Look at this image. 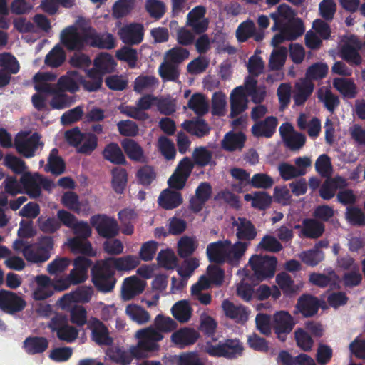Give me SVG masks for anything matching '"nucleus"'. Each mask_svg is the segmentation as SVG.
Wrapping results in <instances>:
<instances>
[{
	"label": "nucleus",
	"mask_w": 365,
	"mask_h": 365,
	"mask_svg": "<svg viewBox=\"0 0 365 365\" xmlns=\"http://www.w3.org/2000/svg\"><path fill=\"white\" fill-rule=\"evenodd\" d=\"M24 257L28 262L42 263L50 258L51 253H48L47 250H44L38 246L35 247L32 245L31 247H26L24 250Z\"/></svg>",
	"instance_id": "nucleus-42"
},
{
	"label": "nucleus",
	"mask_w": 365,
	"mask_h": 365,
	"mask_svg": "<svg viewBox=\"0 0 365 365\" xmlns=\"http://www.w3.org/2000/svg\"><path fill=\"white\" fill-rule=\"evenodd\" d=\"M106 354L112 361L120 365H128L134 358L130 353L118 347L108 349Z\"/></svg>",
	"instance_id": "nucleus-52"
},
{
	"label": "nucleus",
	"mask_w": 365,
	"mask_h": 365,
	"mask_svg": "<svg viewBox=\"0 0 365 365\" xmlns=\"http://www.w3.org/2000/svg\"><path fill=\"white\" fill-rule=\"evenodd\" d=\"M68 246L73 254H81L87 257H93L96 252L88 239L72 237L68 241Z\"/></svg>",
	"instance_id": "nucleus-32"
},
{
	"label": "nucleus",
	"mask_w": 365,
	"mask_h": 365,
	"mask_svg": "<svg viewBox=\"0 0 365 365\" xmlns=\"http://www.w3.org/2000/svg\"><path fill=\"white\" fill-rule=\"evenodd\" d=\"M91 331V338L99 346H110L113 339L109 336L108 329L97 318H93L88 325Z\"/></svg>",
	"instance_id": "nucleus-12"
},
{
	"label": "nucleus",
	"mask_w": 365,
	"mask_h": 365,
	"mask_svg": "<svg viewBox=\"0 0 365 365\" xmlns=\"http://www.w3.org/2000/svg\"><path fill=\"white\" fill-rule=\"evenodd\" d=\"M230 245V240H219L210 243L207 247V255L210 262L223 264L227 262V247Z\"/></svg>",
	"instance_id": "nucleus-17"
},
{
	"label": "nucleus",
	"mask_w": 365,
	"mask_h": 365,
	"mask_svg": "<svg viewBox=\"0 0 365 365\" xmlns=\"http://www.w3.org/2000/svg\"><path fill=\"white\" fill-rule=\"evenodd\" d=\"M182 127L187 132L198 138L207 135L210 131L209 125L201 118L195 120H185L182 123Z\"/></svg>",
	"instance_id": "nucleus-35"
},
{
	"label": "nucleus",
	"mask_w": 365,
	"mask_h": 365,
	"mask_svg": "<svg viewBox=\"0 0 365 365\" xmlns=\"http://www.w3.org/2000/svg\"><path fill=\"white\" fill-rule=\"evenodd\" d=\"M136 336L138 342L130 346V352L137 359L147 358L149 353L158 351L160 345L158 343L163 339V335L153 327L138 331Z\"/></svg>",
	"instance_id": "nucleus-1"
},
{
	"label": "nucleus",
	"mask_w": 365,
	"mask_h": 365,
	"mask_svg": "<svg viewBox=\"0 0 365 365\" xmlns=\"http://www.w3.org/2000/svg\"><path fill=\"white\" fill-rule=\"evenodd\" d=\"M143 26L140 24H130L122 27L118 34L122 41L126 44L140 43L143 39Z\"/></svg>",
	"instance_id": "nucleus-15"
},
{
	"label": "nucleus",
	"mask_w": 365,
	"mask_h": 365,
	"mask_svg": "<svg viewBox=\"0 0 365 365\" xmlns=\"http://www.w3.org/2000/svg\"><path fill=\"white\" fill-rule=\"evenodd\" d=\"M88 45L101 49H112L115 46V41L111 34H98L88 27Z\"/></svg>",
	"instance_id": "nucleus-18"
},
{
	"label": "nucleus",
	"mask_w": 365,
	"mask_h": 365,
	"mask_svg": "<svg viewBox=\"0 0 365 365\" xmlns=\"http://www.w3.org/2000/svg\"><path fill=\"white\" fill-rule=\"evenodd\" d=\"M287 56V49L282 46L273 50L271 53L269 66L272 71H278L284 65Z\"/></svg>",
	"instance_id": "nucleus-50"
},
{
	"label": "nucleus",
	"mask_w": 365,
	"mask_h": 365,
	"mask_svg": "<svg viewBox=\"0 0 365 365\" xmlns=\"http://www.w3.org/2000/svg\"><path fill=\"white\" fill-rule=\"evenodd\" d=\"M66 60V53L59 45L55 46L46 56L45 63L52 68L61 66Z\"/></svg>",
	"instance_id": "nucleus-45"
},
{
	"label": "nucleus",
	"mask_w": 365,
	"mask_h": 365,
	"mask_svg": "<svg viewBox=\"0 0 365 365\" xmlns=\"http://www.w3.org/2000/svg\"><path fill=\"white\" fill-rule=\"evenodd\" d=\"M217 322L212 317L209 315H202L200 317L199 330L204 335L212 337V342L217 341V338L213 337L216 332Z\"/></svg>",
	"instance_id": "nucleus-48"
},
{
	"label": "nucleus",
	"mask_w": 365,
	"mask_h": 365,
	"mask_svg": "<svg viewBox=\"0 0 365 365\" xmlns=\"http://www.w3.org/2000/svg\"><path fill=\"white\" fill-rule=\"evenodd\" d=\"M98 140V137L94 133H85V138L78 148L77 152L85 155H91L97 148Z\"/></svg>",
	"instance_id": "nucleus-62"
},
{
	"label": "nucleus",
	"mask_w": 365,
	"mask_h": 365,
	"mask_svg": "<svg viewBox=\"0 0 365 365\" xmlns=\"http://www.w3.org/2000/svg\"><path fill=\"white\" fill-rule=\"evenodd\" d=\"M248 246L249 243L246 242H241L238 240L233 245L230 242V245L227 247V262L232 264L238 263L240 259L244 255Z\"/></svg>",
	"instance_id": "nucleus-40"
},
{
	"label": "nucleus",
	"mask_w": 365,
	"mask_h": 365,
	"mask_svg": "<svg viewBox=\"0 0 365 365\" xmlns=\"http://www.w3.org/2000/svg\"><path fill=\"white\" fill-rule=\"evenodd\" d=\"M90 222L98 234L103 238L112 239L119 233L118 222L113 217L98 214L91 217Z\"/></svg>",
	"instance_id": "nucleus-7"
},
{
	"label": "nucleus",
	"mask_w": 365,
	"mask_h": 365,
	"mask_svg": "<svg viewBox=\"0 0 365 365\" xmlns=\"http://www.w3.org/2000/svg\"><path fill=\"white\" fill-rule=\"evenodd\" d=\"M278 121L274 116L267 117L264 120L257 121L252 126V133L255 137L271 138L276 131Z\"/></svg>",
	"instance_id": "nucleus-24"
},
{
	"label": "nucleus",
	"mask_w": 365,
	"mask_h": 365,
	"mask_svg": "<svg viewBox=\"0 0 365 365\" xmlns=\"http://www.w3.org/2000/svg\"><path fill=\"white\" fill-rule=\"evenodd\" d=\"M297 307L304 317H311L318 312L320 302L317 297L304 294L299 298Z\"/></svg>",
	"instance_id": "nucleus-26"
},
{
	"label": "nucleus",
	"mask_w": 365,
	"mask_h": 365,
	"mask_svg": "<svg viewBox=\"0 0 365 365\" xmlns=\"http://www.w3.org/2000/svg\"><path fill=\"white\" fill-rule=\"evenodd\" d=\"M41 135L34 133L29 137L24 135L15 139L14 145L16 151L26 158H30L36 155V151L42 150L43 143L41 141Z\"/></svg>",
	"instance_id": "nucleus-8"
},
{
	"label": "nucleus",
	"mask_w": 365,
	"mask_h": 365,
	"mask_svg": "<svg viewBox=\"0 0 365 365\" xmlns=\"http://www.w3.org/2000/svg\"><path fill=\"white\" fill-rule=\"evenodd\" d=\"M88 28L81 32L75 26L65 28L61 33V42L69 51H80L88 45Z\"/></svg>",
	"instance_id": "nucleus-6"
},
{
	"label": "nucleus",
	"mask_w": 365,
	"mask_h": 365,
	"mask_svg": "<svg viewBox=\"0 0 365 365\" xmlns=\"http://www.w3.org/2000/svg\"><path fill=\"white\" fill-rule=\"evenodd\" d=\"M233 227L236 228V237L239 241L250 244L257 236V230L252 222L245 217H239L232 222Z\"/></svg>",
	"instance_id": "nucleus-14"
},
{
	"label": "nucleus",
	"mask_w": 365,
	"mask_h": 365,
	"mask_svg": "<svg viewBox=\"0 0 365 365\" xmlns=\"http://www.w3.org/2000/svg\"><path fill=\"white\" fill-rule=\"evenodd\" d=\"M300 257L304 264L314 267L324 259V254L320 250L313 248L303 252Z\"/></svg>",
	"instance_id": "nucleus-63"
},
{
	"label": "nucleus",
	"mask_w": 365,
	"mask_h": 365,
	"mask_svg": "<svg viewBox=\"0 0 365 365\" xmlns=\"http://www.w3.org/2000/svg\"><path fill=\"white\" fill-rule=\"evenodd\" d=\"M278 171L280 177L285 181L302 176L306 173V170L297 169V167L286 162L279 164Z\"/></svg>",
	"instance_id": "nucleus-47"
},
{
	"label": "nucleus",
	"mask_w": 365,
	"mask_h": 365,
	"mask_svg": "<svg viewBox=\"0 0 365 365\" xmlns=\"http://www.w3.org/2000/svg\"><path fill=\"white\" fill-rule=\"evenodd\" d=\"M121 146L130 160L140 163L145 161V156L142 147L133 139H123L121 141Z\"/></svg>",
	"instance_id": "nucleus-29"
},
{
	"label": "nucleus",
	"mask_w": 365,
	"mask_h": 365,
	"mask_svg": "<svg viewBox=\"0 0 365 365\" xmlns=\"http://www.w3.org/2000/svg\"><path fill=\"white\" fill-rule=\"evenodd\" d=\"M66 170V164L63 159L58 155V150L53 148L48 158V163L45 166L46 172H51L53 175H59Z\"/></svg>",
	"instance_id": "nucleus-36"
},
{
	"label": "nucleus",
	"mask_w": 365,
	"mask_h": 365,
	"mask_svg": "<svg viewBox=\"0 0 365 365\" xmlns=\"http://www.w3.org/2000/svg\"><path fill=\"white\" fill-rule=\"evenodd\" d=\"M247 96L242 86L232 90L230 94V118H235L246 110L248 102Z\"/></svg>",
	"instance_id": "nucleus-16"
},
{
	"label": "nucleus",
	"mask_w": 365,
	"mask_h": 365,
	"mask_svg": "<svg viewBox=\"0 0 365 365\" xmlns=\"http://www.w3.org/2000/svg\"><path fill=\"white\" fill-rule=\"evenodd\" d=\"M113 269L120 272H128L135 269L140 264V259L135 255H128L121 257H107Z\"/></svg>",
	"instance_id": "nucleus-28"
},
{
	"label": "nucleus",
	"mask_w": 365,
	"mask_h": 365,
	"mask_svg": "<svg viewBox=\"0 0 365 365\" xmlns=\"http://www.w3.org/2000/svg\"><path fill=\"white\" fill-rule=\"evenodd\" d=\"M183 202L182 196L179 191L167 188L160 194L158 202L162 208L169 210L179 207Z\"/></svg>",
	"instance_id": "nucleus-27"
},
{
	"label": "nucleus",
	"mask_w": 365,
	"mask_h": 365,
	"mask_svg": "<svg viewBox=\"0 0 365 365\" xmlns=\"http://www.w3.org/2000/svg\"><path fill=\"white\" fill-rule=\"evenodd\" d=\"M91 259L84 257H77L73 263V269L70 272L71 279L74 284H80L88 278V270L92 265Z\"/></svg>",
	"instance_id": "nucleus-19"
},
{
	"label": "nucleus",
	"mask_w": 365,
	"mask_h": 365,
	"mask_svg": "<svg viewBox=\"0 0 365 365\" xmlns=\"http://www.w3.org/2000/svg\"><path fill=\"white\" fill-rule=\"evenodd\" d=\"M294 340L297 346L304 352L310 351L314 346L312 336L302 328H297L294 331Z\"/></svg>",
	"instance_id": "nucleus-43"
},
{
	"label": "nucleus",
	"mask_w": 365,
	"mask_h": 365,
	"mask_svg": "<svg viewBox=\"0 0 365 365\" xmlns=\"http://www.w3.org/2000/svg\"><path fill=\"white\" fill-rule=\"evenodd\" d=\"M115 63L113 56L108 53H101L94 60V66L97 71L102 73H110L114 68Z\"/></svg>",
	"instance_id": "nucleus-56"
},
{
	"label": "nucleus",
	"mask_w": 365,
	"mask_h": 365,
	"mask_svg": "<svg viewBox=\"0 0 365 365\" xmlns=\"http://www.w3.org/2000/svg\"><path fill=\"white\" fill-rule=\"evenodd\" d=\"M26 301L15 292L0 290V309L4 313L14 314L26 307Z\"/></svg>",
	"instance_id": "nucleus-10"
},
{
	"label": "nucleus",
	"mask_w": 365,
	"mask_h": 365,
	"mask_svg": "<svg viewBox=\"0 0 365 365\" xmlns=\"http://www.w3.org/2000/svg\"><path fill=\"white\" fill-rule=\"evenodd\" d=\"M333 86L344 98L351 99L357 95L356 86L351 78H335L333 81Z\"/></svg>",
	"instance_id": "nucleus-34"
},
{
	"label": "nucleus",
	"mask_w": 365,
	"mask_h": 365,
	"mask_svg": "<svg viewBox=\"0 0 365 365\" xmlns=\"http://www.w3.org/2000/svg\"><path fill=\"white\" fill-rule=\"evenodd\" d=\"M111 185L117 194L123 193L128 183V172L126 169L115 167L111 170Z\"/></svg>",
	"instance_id": "nucleus-37"
},
{
	"label": "nucleus",
	"mask_w": 365,
	"mask_h": 365,
	"mask_svg": "<svg viewBox=\"0 0 365 365\" xmlns=\"http://www.w3.org/2000/svg\"><path fill=\"white\" fill-rule=\"evenodd\" d=\"M314 84L306 77L300 78L294 85L293 99L295 105L302 106L314 91Z\"/></svg>",
	"instance_id": "nucleus-22"
},
{
	"label": "nucleus",
	"mask_w": 365,
	"mask_h": 365,
	"mask_svg": "<svg viewBox=\"0 0 365 365\" xmlns=\"http://www.w3.org/2000/svg\"><path fill=\"white\" fill-rule=\"evenodd\" d=\"M159 265L166 269H173L178 265V259L175 253L170 249L161 250L157 257Z\"/></svg>",
	"instance_id": "nucleus-54"
},
{
	"label": "nucleus",
	"mask_w": 365,
	"mask_h": 365,
	"mask_svg": "<svg viewBox=\"0 0 365 365\" xmlns=\"http://www.w3.org/2000/svg\"><path fill=\"white\" fill-rule=\"evenodd\" d=\"M341 57L351 66H359L362 62L358 50L349 43H346L341 47Z\"/></svg>",
	"instance_id": "nucleus-49"
},
{
	"label": "nucleus",
	"mask_w": 365,
	"mask_h": 365,
	"mask_svg": "<svg viewBox=\"0 0 365 365\" xmlns=\"http://www.w3.org/2000/svg\"><path fill=\"white\" fill-rule=\"evenodd\" d=\"M49 346V341L44 336H29L26 337L22 348L29 355L41 354L45 352Z\"/></svg>",
	"instance_id": "nucleus-23"
},
{
	"label": "nucleus",
	"mask_w": 365,
	"mask_h": 365,
	"mask_svg": "<svg viewBox=\"0 0 365 365\" xmlns=\"http://www.w3.org/2000/svg\"><path fill=\"white\" fill-rule=\"evenodd\" d=\"M345 217L346 220L354 226L361 227L365 225V214L358 207H347Z\"/></svg>",
	"instance_id": "nucleus-59"
},
{
	"label": "nucleus",
	"mask_w": 365,
	"mask_h": 365,
	"mask_svg": "<svg viewBox=\"0 0 365 365\" xmlns=\"http://www.w3.org/2000/svg\"><path fill=\"white\" fill-rule=\"evenodd\" d=\"M204 351L212 357L233 359L242 354L243 346L237 339H225L216 344L207 341L204 346Z\"/></svg>",
	"instance_id": "nucleus-3"
},
{
	"label": "nucleus",
	"mask_w": 365,
	"mask_h": 365,
	"mask_svg": "<svg viewBox=\"0 0 365 365\" xmlns=\"http://www.w3.org/2000/svg\"><path fill=\"white\" fill-rule=\"evenodd\" d=\"M276 282L286 296H291L297 291L292 277L286 272L279 273L276 277Z\"/></svg>",
	"instance_id": "nucleus-51"
},
{
	"label": "nucleus",
	"mask_w": 365,
	"mask_h": 365,
	"mask_svg": "<svg viewBox=\"0 0 365 365\" xmlns=\"http://www.w3.org/2000/svg\"><path fill=\"white\" fill-rule=\"evenodd\" d=\"M296 14L294 10L287 4H280L274 12L270 14V17L274 21L272 30L275 31L282 27L284 24L293 20Z\"/></svg>",
	"instance_id": "nucleus-25"
},
{
	"label": "nucleus",
	"mask_w": 365,
	"mask_h": 365,
	"mask_svg": "<svg viewBox=\"0 0 365 365\" xmlns=\"http://www.w3.org/2000/svg\"><path fill=\"white\" fill-rule=\"evenodd\" d=\"M328 71L329 67L327 63L322 62L314 63L307 69L305 77L312 82L313 81H320L327 76Z\"/></svg>",
	"instance_id": "nucleus-44"
},
{
	"label": "nucleus",
	"mask_w": 365,
	"mask_h": 365,
	"mask_svg": "<svg viewBox=\"0 0 365 365\" xmlns=\"http://www.w3.org/2000/svg\"><path fill=\"white\" fill-rule=\"evenodd\" d=\"M222 307L225 315L237 322H245L248 319V313L243 306H235L232 302L225 299Z\"/></svg>",
	"instance_id": "nucleus-33"
},
{
	"label": "nucleus",
	"mask_w": 365,
	"mask_h": 365,
	"mask_svg": "<svg viewBox=\"0 0 365 365\" xmlns=\"http://www.w3.org/2000/svg\"><path fill=\"white\" fill-rule=\"evenodd\" d=\"M249 264L253 271V276L258 282H262L274 277L277 264V259L269 255H252Z\"/></svg>",
	"instance_id": "nucleus-4"
},
{
	"label": "nucleus",
	"mask_w": 365,
	"mask_h": 365,
	"mask_svg": "<svg viewBox=\"0 0 365 365\" xmlns=\"http://www.w3.org/2000/svg\"><path fill=\"white\" fill-rule=\"evenodd\" d=\"M146 285L145 281L136 276H131L124 279L121 294L124 300H130L134 297L141 294Z\"/></svg>",
	"instance_id": "nucleus-20"
},
{
	"label": "nucleus",
	"mask_w": 365,
	"mask_h": 365,
	"mask_svg": "<svg viewBox=\"0 0 365 365\" xmlns=\"http://www.w3.org/2000/svg\"><path fill=\"white\" fill-rule=\"evenodd\" d=\"M187 106L197 115H202L208 111L207 103L204 96L200 93L193 94L189 100Z\"/></svg>",
	"instance_id": "nucleus-58"
},
{
	"label": "nucleus",
	"mask_w": 365,
	"mask_h": 365,
	"mask_svg": "<svg viewBox=\"0 0 365 365\" xmlns=\"http://www.w3.org/2000/svg\"><path fill=\"white\" fill-rule=\"evenodd\" d=\"M126 314L138 324H145L150 320L149 313L140 306L129 304L125 309Z\"/></svg>",
	"instance_id": "nucleus-55"
},
{
	"label": "nucleus",
	"mask_w": 365,
	"mask_h": 365,
	"mask_svg": "<svg viewBox=\"0 0 365 365\" xmlns=\"http://www.w3.org/2000/svg\"><path fill=\"white\" fill-rule=\"evenodd\" d=\"M91 280L98 292L108 293L114 289L117 282L115 271L106 258L98 260L93 266Z\"/></svg>",
	"instance_id": "nucleus-2"
},
{
	"label": "nucleus",
	"mask_w": 365,
	"mask_h": 365,
	"mask_svg": "<svg viewBox=\"0 0 365 365\" xmlns=\"http://www.w3.org/2000/svg\"><path fill=\"white\" fill-rule=\"evenodd\" d=\"M39 179L40 174L38 173H31L30 172L23 173L20 178V183L24 187L25 192L31 198L35 199L41 195Z\"/></svg>",
	"instance_id": "nucleus-21"
},
{
	"label": "nucleus",
	"mask_w": 365,
	"mask_h": 365,
	"mask_svg": "<svg viewBox=\"0 0 365 365\" xmlns=\"http://www.w3.org/2000/svg\"><path fill=\"white\" fill-rule=\"evenodd\" d=\"M172 314L178 322L185 323L192 316V309L186 300L176 302L171 309Z\"/></svg>",
	"instance_id": "nucleus-39"
},
{
	"label": "nucleus",
	"mask_w": 365,
	"mask_h": 365,
	"mask_svg": "<svg viewBox=\"0 0 365 365\" xmlns=\"http://www.w3.org/2000/svg\"><path fill=\"white\" fill-rule=\"evenodd\" d=\"M302 234L307 238L317 239L324 232V225L316 219L305 218L302 222Z\"/></svg>",
	"instance_id": "nucleus-30"
},
{
	"label": "nucleus",
	"mask_w": 365,
	"mask_h": 365,
	"mask_svg": "<svg viewBox=\"0 0 365 365\" xmlns=\"http://www.w3.org/2000/svg\"><path fill=\"white\" fill-rule=\"evenodd\" d=\"M246 137L245 134L240 132L237 133H228L222 140V147L227 151L242 150L245 145Z\"/></svg>",
	"instance_id": "nucleus-38"
},
{
	"label": "nucleus",
	"mask_w": 365,
	"mask_h": 365,
	"mask_svg": "<svg viewBox=\"0 0 365 365\" xmlns=\"http://www.w3.org/2000/svg\"><path fill=\"white\" fill-rule=\"evenodd\" d=\"M199 338V332L191 327L180 328L174 331L170 337L171 341L180 349L194 344Z\"/></svg>",
	"instance_id": "nucleus-13"
},
{
	"label": "nucleus",
	"mask_w": 365,
	"mask_h": 365,
	"mask_svg": "<svg viewBox=\"0 0 365 365\" xmlns=\"http://www.w3.org/2000/svg\"><path fill=\"white\" fill-rule=\"evenodd\" d=\"M284 32L288 37V41L297 39L304 32V27L302 21L299 18H295L289 22L284 24L282 27Z\"/></svg>",
	"instance_id": "nucleus-41"
},
{
	"label": "nucleus",
	"mask_w": 365,
	"mask_h": 365,
	"mask_svg": "<svg viewBox=\"0 0 365 365\" xmlns=\"http://www.w3.org/2000/svg\"><path fill=\"white\" fill-rule=\"evenodd\" d=\"M195 163L200 167L212 165V153L205 147L196 148L192 153Z\"/></svg>",
	"instance_id": "nucleus-60"
},
{
	"label": "nucleus",
	"mask_w": 365,
	"mask_h": 365,
	"mask_svg": "<svg viewBox=\"0 0 365 365\" xmlns=\"http://www.w3.org/2000/svg\"><path fill=\"white\" fill-rule=\"evenodd\" d=\"M177 357V365H205L197 351L181 353Z\"/></svg>",
	"instance_id": "nucleus-64"
},
{
	"label": "nucleus",
	"mask_w": 365,
	"mask_h": 365,
	"mask_svg": "<svg viewBox=\"0 0 365 365\" xmlns=\"http://www.w3.org/2000/svg\"><path fill=\"white\" fill-rule=\"evenodd\" d=\"M294 324V319L288 312H277L273 316L272 328L277 339L282 342L287 340V335L292 331Z\"/></svg>",
	"instance_id": "nucleus-9"
},
{
	"label": "nucleus",
	"mask_w": 365,
	"mask_h": 365,
	"mask_svg": "<svg viewBox=\"0 0 365 365\" xmlns=\"http://www.w3.org/2000/svg\"><path fill=\"white\" fill-rule=\"evenodd\" d=\"M317 97L324 103V107L331 113H334L340 104L339 97L334 94L331 90L326 89L324 91L320 88L317 93Z\"/></svg>",
	"instance_id": "nucleus-46"
},
{
	"label": "nucleus",
	"mask_w": 365,
	"mask_h": 365,
	"mask_svg": "<svg viewBox=\"0 0 365 365\" xmlns=\"http://www.w3.org/2000/svg\"><path fill=\"white\" fill-rule=\"evenodd\" d=\"M105 160L115 165H125V157L116 143H110L106 145L102 152Z\"/></svg>",
	"instance_id": "nucleus-31"
},
{
	"label": "nucleus",
	"mask_w": 365,
	"mask_h": 365,
	"mask_svg": "<svg viewBox=\"0 0 365 365\" xmlns=\"http://www.w3.org/2000/svg\"><path fill=\"white\" fill-rule=\"evenodd\" d=\"M38 228L43 233L53 234L61 228V222L54 217L41 216L37 220Z\"/></svg>",
	"instance_id": "nucleus-57"
},
{
	"label": "nucleus",
	"mask_w": 365,
	"mask_h": 365,
	"mask_svg": "<svg viewBox=\"0 0 365 365\" xmlns=\"http://www.w3.org/2000/svg\"><path fill=\"white\" fill-rule=\"evenodd\" d=\"M138 182L143 186H149L156 178V173L150 165H143L136 173Z\"/></svg>",
	"instance_id": "nucleus-61"
},
{
	"label": "nucleus",
	"mask_w": 365,
	"mask_h": 365,
	"mask_svg": "<svg viewBox=\"0 0 365 365\" xmlns=\"http://www.w3.org/2000/svg\"><path fill=\"white\" fill-rule=\"evenodd\" d=\"M61 341L71 343L76 339L78 330L69 325L68 317L63 313H56L52 317L47 326Z\"/></svg>",
	"instance_id": "nucleus-5"
},
{
	"label": "nucleus",
	"mask_w": 365,
	"mask_h": 365,
	"mask_svg": "<svg viewBox=\"0 0 365 365\" xmlns=\"http://www.w3.org/2000/svg\"><path fill=\"white\" fill-rule=\"evenodd\" d=\"M159 75L165 81H175L180 76L178 65L171 62H163L158 68Z\"/></svg>",
	"instance_id": "nucleus-53"
},
{
	"label": "nucleus",
	"mask_w": 365,
	"mask_h": 365,
	"mask_svg": "<svg viewBox=\"0 0 365 365\" xmlns=\"http://www.w3.org/2000/svg\"><path fill=\"white\" fill-rule=\"evenodd\" d=\"M212 193V188L209 182L200 183L195 190V195L190 200L189 209L194 213L200 212L210 199Z\"/></svg>",
	"instance_id": "nucleus-11"
}]
</instances>
